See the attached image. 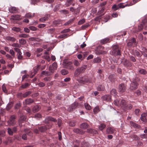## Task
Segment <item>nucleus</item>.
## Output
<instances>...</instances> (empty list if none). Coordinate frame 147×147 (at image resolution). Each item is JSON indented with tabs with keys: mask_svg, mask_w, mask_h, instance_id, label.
I'll return each instance as SVG.
<instances>
[{
	"mask_svg": "<svg viewBox=\"0 0 147 147\" xmlns=\"http://www.w3.org/2000/svg\"><path fill=\"white\" fill-rule=\"evenodd\" d=\"M140 81V79L138 77H136L133 78L130 85L129 89L130 90H133L137 89L139 85L138 82Z\"/></svg>",
	"mask_w": 147,
	"mask_h": 147,
	"instance_id": "f257e3e1",
	"label": "nucleus"
},
{
	"mask_svg": "<svg viewBox=\"0 0 147 147\" xmlns=\"http://www.w3.org/2000/svg\"><path fill=\"white\" fill-rule=\"evenodd\" d=\"M121 50L120 46L117 45H115L112 47L111 54L115 56L120 55H121L120 52Z\"/></svg>",
	"mask_w": 147,
	"mask_h": 147,
	"instance_id": "f03ea898",
	"label": "nucleus"
},
{
	"mask_svg": "<svg viewBox=\"0 0 147 147\" xmlns=\"http://www.w3.org/2000/svg\"><path fill=\"white\" fill-rule=\"evenodd\" d=\"M63 65L65 68L71 71H73L74 69V67L72 65V63L67 60L65 59L63 61Z\"/></svg>",
	"mask_w": 147,
	"mask_h": 147,
	"instance_id": "7ed1b4c3",
	"label": "nucleus"
},
{
	"mask_svg": "<svg viewBox=\"0 0 147 147\" xmlns=\"http://www.w3.org/2000/svg\"><path fill=\"white\" fill-rule=\"evenodd\" d=\"M137 44V43L135 38H132L129 40L128 42L127 43V46L128 47H136Z\"/></svg>",
	"mask_w": 147,
	"mask_h": 147,
	"instance_id": "20e7f679",
	"label": "nucleus"
},
{
	"mask_svg": "<svg viewBox=\"0 0 147 147\" xmlns=\"http://www.w3.org/2000/svg\"><path fill=\"white\" fill-rule=\"evenodd\" d=\"M121 63L125 67H131L132 66V63L127 59L123 58Z\"/></svg>",
	"mask_w": 147,
	"mask_h": 147,
	"instance_id": "39448f33",
	"label": "nucleus"
},
{
	"mask_svg": "<svg viewBox=\"0 0 147 147\" xmlns=\"http://www.w3.org/2000/svg\"><path fill=\"white\" fill-rule=\"evenodd\" d=\"M16 118V116L13 115L10 116L9 120L7 121L8 124L10 125H13L16 123L15 119Z\"/></svg>",
	"mask_w": 147,
	"mask_h": 147,
	"instance_id": "423d86ee",
	"label": "nucleus"
},
{
	"mask_svg": "<svg viewBox=\"0 0 147 147\" xmlns=\"http://www.w3.org/2000/svg\"><path fill=\"white\" fill-rule=\"evenodd\" d=\"M79 82L84 84L86 83H90L91 80L90 79L88 78L87 76H85L80 78Z\"/></svg>",
	"mask_w": 147,
	"mask_h": 147,
	"instance_id": "0eeeda50",
	"label": "nucleus"
},
{
	"mask_svg": "<svg viewBox=\"0 0 147 147\" xmlns=\"http://www.w3.org/2000/svg\"><path fill=\"white\" fill-rule=\"evenodd\" d=\"M126 85L124 83L119 84L118 86L119 92L121 93L125 92L126 90Z\"/></svg>",
	"mask_w": 147,
	"mask_h": 147,
	"instance_id": "6e6552de",
	"label": "nucleus"
},
{
	"mask_svg": "<svg viewBox=\"0 0 147 147\" xmlns=\"http://www.w3.org/2000/svg\"><path fill=\"white\" fill-rule=\"evenodd\" d=\"M45 122L46 124L49 123V121H52L54 122H56L57 120L55 118L51 116H48L46 117L45 119Z\"/></svg>",
	"mask_w": 147,
	"mask_h": 147,
	"instance_id": "1a4fd4ad",
	"label": "nucleus"
},
{
	"mask_svg": "<svg viewBox=\"0 0 147 147\" xmlns=\"http://www.w3.org/2000/svg\"><path fill=\"white\" fill-rule=\"evenodd\" d=\"M70 10L72 12H74L75 16L79 14L80 11V9L79 8L75 9L74 7H71L70 8Z\"/></svg>",
	"mask_w": 147,
	"mask_h": 147,
	"instance_id": "9d476101",
	"label": "nucleus"
},
{
	"mask_svg": "<svg viewBox=\"0 0 147 147\" xmlns=\"http://www.w3.org/2000/svg\"><path fill=\"white\" fill-rule=\"evenodd\" d=\"M101 98L102 100H104L110 101L112 100L111 97L109 95H105L102 96L101 97Z\"/></svg>",
	"mask_w": 147,
	"mask_h": 147,
	"instance_id": "9b49d317",
	"label": "nucleus"
},
{
	"mask_svg": "<svg viewBox=\"0 0 147 147\" xmlns=\"http://www.w3.org/2000/svg\"><path fill=\"white\" fill-rule=\"evenodd\" d=\"M73 131L76 134L80 135L83 134L85 133L84 131L78 128L74 129L73 130Z\"/></svg>",
	"mask_w": 147,
	"mask_h": 147,
	"instance_id": "f8f14e48",
	"label": "nucleus"
},
{
	"mask_svg": "<svg viewBox=\"0 0 147 147\" xmlns=\"http://www.w3.org/2000/svg\"><path fill=\"white\" fill-rule=\"evenodd\" d=\"M38 129L41 132H44L47 131V128L45 125H44L38 127Z\"/></svg>",
	"mask_w": 147,
	"mask_h": 147,
	"instance_id": "ddd939ff",
	"label": "nucleus"
},
{
	"mask_svg": "<svg viewBox=\"0 0 147 147\" xmlns=\"http://www.w3.org/2000/svg\"><path fill=\"white\" fill-rule=\"evenodd\" d=\"M87 68V65H84L81 67L78 68L77 69H78L79 72L80 73H82L84 72L85 70Z\"/></svg>",
	"mask_w": 147,
	"mask_h": 147,
	"instance_id": "4468645a",
	"label": "nucleus"
},
{
	"mask_svg": "<svg viewBox=\"0 0 147 147\" xmlns=\"http://www.w3.org/2000/svg\"><path fill=\"white\" fill-rule=\"evenodd\" d=\"M24 131L26 133V134L32 137L33 136V133L29 129H24Z\"/></svg>",
	"mask_w": 147,
	"mask_h": 147,
	"instance_id": "2eb2a0df",
	"label": "nucleus"
},
{
	"mask_svg": "<svg viewBox=\"0 0 147 147\" xmlns=\"http://www.w3.org/2000/svg\"><path fill=\"white\" fill-rule=\"evenodd\" d=\"M109 79L111 82H114L116 80V76L114 74L110 75Z\"/></svg>",
	"mask_w": 147,
	"mask_h": 147,
	"instance_id": "dca6fc26",
	"label": "nucleus"
},
{
	"mask_svg": "<svg viewBox=\"0 0 147 147\" xmlns=\"http://www.w3.org/2000/svg\"><path fill=\"white\" fill-rule=\"evenodd\" d=\"M21 16L18 14L13 15L11 16L12 18L14 20H21Z\"/></svg>",
	"mask_w": 147,
	"mask_h": 147,
	"instance_id": "f3484780",
	"label": "nucleus"
},
{
	"mask_svg": "<svg viewBox=\"0 0 147 147\" xmlns=\"http://www.w3.org/2000/svg\"><path fill=\"white\" fill-rule=\"evenodd\" d=\"M40 106L36 105L33 108L32 111L33 113H35L38 112L40 109Z\"/></svg>",
	"mask_w": 147,
	"mask_h": 147,
	"instance_id": "a211bd4d",
	"label": "nucleus"
},
{
	"mask_svg": "<svg viewBox=\"0 0 147 147\" xmlns=\"http://www.w3.org/2000/svg\"><path fill=\"white\" fill-rule=\"evenodd\" d=\"M115 131V129L111 127L107 128L106 130L107 133L108 134H112L114 133Z\"/></svg>",
	"mask_w": 147,
	"mask_h": 147,
	"instance_id": "6ab92c4d",
	"label": "nucleus"
},
{
	"mask_svg": "<svg viewBox=\"0 0 147 147\" xmlns=\"http://www.w3.org/2000/svg\"><path fill=\"white\" fill-rule=\"evenodd\" d=\"M89 126L86 123H83L80 125V128L83 129H86Z\"/></svg>",
	"mask_w": 147,
	"mask_h": 147,
	"instance_id": "aec40b11",
	"label": "nucleus"
},
{
	"mask_svg": "<svg viewBox=\"0 0 147 147\" xmlns=\"http://www.w3.org/2000/svg\"><path fill=\"white\" fill-rule=\"evenodd\" d=\"M87 132L89 133L93 134H96L97 133V132L96 130L91 128L87 129Z\"/></svg>",
	"mask_w": 147,
	"mask_h": 147,
	"instance_id": "412c9836",
	"label": "nucleus"
},
{
	"mask_svg": "<svg viewBox=\"0 0 147 147\" xmlns=\"http://www.w3.org/2000/svg\"><path fill=\"white\" fill-rule=\"evenodd\" d=\"M9 11L10 13H16L17 11L16 7L12 6L9 8Z\"/></svg>",
	"mask_w": 147,
	"mask_h": 147,
	"instance_id": "4be33fe9",
	"label": "nucleus"
},
{
	"mask_svg": "<svg viewBox=\"0 0 147 147\" xmlns=\"http://www.w3.org/2000/svg\"><path fill=\"white\" fill-rule=\"evenodd\" d=\"M69 36V34H65L59 36L58 38L61 39L65 38Z\"/></svg>",
	"mask_w": 147,
	"mask_h": 147,
	"instance_id": "5701e85b",
	"label": "nucleus"
},
{
	"mask_svg": "<svg viewBox=\"0 0 147 147\" xmlns=\"http://www.w3.org/2000/svg\"><path fill=\"white\" fill-rule=\"evenodd\" d=\"M109 39L106 38L102 39L100 40V43L102 44H104L109 42Z\"/></svg>",
	"mask_w": 147,
	"mask_h": 147,
	"instance_id": "b1692460",
	"label": "nucleus"
},
{
	"mask_svg": "<svg viewBox=\"0 0 147 147\" xmlns=\"http://www.w3.org/2000/svg\"><path fill=\"white\" fill-rule=\"evenodd\" d=\"M105 90L104 86L102 85H99L97 87V90L100 91H103Z\"/></svg>",
	"mask_w": 147,
	"mask_h": 147,
	"instance_id": "393cba45",
	"label": "nucleus"
},
{
	"mask_svg": "<svg viewBox=\"0 0 147 147\" xmlns=\"http://www.w3.org/2000/svg\"><path fill=\"white\" fill-rule=\"evenodd\" d=\"M41 74L42 75H45V76H49L51 75V73H50L49 72L45 71H42L41 72Z\"/></svg>",
	"mask_w": 147,
	"mask_h": 147,
	"instance_id": "a878e982",
	"label": "nucleus"
},
{
	"mask_svg": "<svg viewBox=\"0 0 147 147\" xmlns=\"http://www.w3.org/2000/svg\"><path fill=\"white\" fill-rule=\"evenodd\" d=\"M79 106L78 103L77 102H75L71 106L72 109H75Z\"/></svg>",
	"mask_w": 147,
	"mask_h": 147,
	"instance_id": "bb28decb",
	"label": "nucleus"
},
{
	"mask_svg": "<svg viewBox=\"0 0 147 147\" xmlns=\"http://www.w3.org/2000/svg\"><path fill=\"white\" fill-rule=\"evenodd\" d=\"M6 38L7 40H10L12 42H15L16 40V39L12 36H7Z\"/></svg>",
	"mask_w": 147,
	"mask_h": 147,
	"instance_id": "cd10ccee",
	"label": "nucleus"
},
{
	"mask_svg": "<svg viewBox=\"0 0 147 147\" xmlns=\"http://www.w3.org/2000/svg\"><path fill=\"white\" fill-rule=\"evenodd\" d=\"M61 5V4L60 3L54 7L53 9V11L56 12L58 11L60 9V7Z\"/></svg>",
	"mask_w": 147,
	"mask_h": 147,
	"instance_id": "c85d7f7f",
	"label": "nucleus"
},
{
	"mask_svg": "<svg viewBox=\"0 0 147 147\" xmlns=\"http://www.w3.org/2000/svg\"><path fill=\"white\" fill-rule=\"evenodd\" d=\"M78 69L77 68L75 71L74 73V76L75 77H78L80 74V72H79Z\"/></svg>",
	"mask_w": 147,
	"mask_h": 147,
	"instance_id": "c756f323",
	"label": "nucleus"
},
{
	"mask_svg": "<svg viewBox=\"0 0 147 147\" xmlns=\"http://www.w3.org/2000/svg\"><path fill=\"white\" fill-rule=\"evenodd\" d=\"M19 42L20 44L21 45H25L27 42L26 41V40L24 38H21L19 40Z\"/></svg>",
	"mask_w": 147,
	"mask_h": 147,
	"instance_id": "7c9ffc66",
	"label": "nucleus"
},
{
	"mask_svg": "<svg viewBox=\"0 0 147 147\" xmlns=\"http://www.w3.org/2000/svg\"><path fill=\"white\" fill-rule=\"evenodd\" d=\"M101 61V59L99 57H97L94 59L93 62L94 63H100Z\"/></svg>",
	"mask_w": 147,
	"mask_h": 147,
	"instance_id": "2f4dec72",
	"label": "nucleus"
},
{
	"mask_svg": "<svg viewBox=\"0 0 147 147\" xmlns=\"http://www.w3.org/2000/svg\"><path fill=\"white\" fill-rule=\"evenodd\" d=\"M20 38H27L29 37V35L28 34H22L19 35Z\"/></svg>",
	"mask_w": 147,
	"mask_h": 147,
	"instance_id": "473e14b6",
	"label": "nucleus"
},
{
	"mask_svg": "<svg viewBox=\"0 0 147 147\" xmlns=\"http://www.w3.org/2000/svg\"><path fill=\"white\" fill-rule=\"evenodd\" d=\"M139 72L140 73L143 75H146L147 74V71L144 69H140Z\"/></svg>",
	"mask_w": 147,
	"mask_h": 147,
	"instance_id": "72a5a7b5",
	"label": "nucleus"
},
{
	"mask_svg": "<svg viewBox=\"0 0 147 147\" xmlns=\"http://www.w3.org/2000/svg\"><path fill=\"white\" fill-rule=\"evenodd\" d=\"M26 119V116L25 115L22 116L20 117V119L19 120V121L20 122L22 121V122H23V121H25Z\"/></svg>",
	"mask_w": 147,
	"mask_h": 147,
	"instance_id": "f704fd0d",
	"label": "nucleus"
},
{
	"mask_svg": "<svg viewBox=\"0 0 147 147\" xmlns=\"http://www.w3.org/2000/svg\"><path fill=\"white\" fill-rule=\"evenodd\" d=\"M49 70L50 71L49 72L51 73V75L54 73V70H55L53 69V67L51 65H50L49 68Z\"/></svg>",
	"mask_w": 147,
	"mask_h": 147,
	"instance_id": "c9c22d12",
	"label": "nucleus"
},
{
	"mask_svg": "<svg viewBox=\"0 0 147 147\" xmlns=\"http://www.w3.org/2000/svg\"><path fill=\"white\" fill-rule=\"evenodd\" d=\"M110 93L111 95L115 96L117 94L116 90L115 89L113 88L110 91Z\"/></svg>",
	"mask_w": 147,
	"mask_h": 147,
	"instance_id": "e433bc0d",
	"label": "nucleus"
},
{
	"mask_svg": "<svg viewBox=\"0 0 147 147\" xmlns=\"http://www.w3.org/2000/svg\"><path fill=\"white\" fill-rule=\"evenodd\" d=\"M74 0H67L66 5L67 7H68L72 4Z\"/></svg>",
	"mask_w": 147,
	"mask_h": 147,
	"instance_id": "4c0bfd02",
	"label": "nucleus"
},
{
	"mask_svg": "<svg viewBox=\"0 0 147 147\" xmlns=\"http://www.w3.org/2000/svg\"><path fill=\"white\" fill-rule=\"evenodd\" d=\"M61 72L62 74L64 75H66L68 73V71L65 69L61 70Z\"/></svg>",
	"mask_w": 147,
	"mask_h": 147,
	"instance_id": "58836bf2",
	"label": "nucleus"
},
{
	"mask_svg": "<svg viewBox=\"0 0 147 147\" xmlns=\"http://www.w3.org/2000/svg\"><path fill=\"white\" fill-rule=\"evenodd\" d=\"M48 17L47 16H45L40 18L39 20V21L41 22H44L48 19Z\"/></svg>",
	"mask_w": 147,
	"mask_h": 147,
	"instance_id": "ea45409f",
	"label": "nucleus"
},
{
	"mask_svg": "<svg viewBox=\"0 0 147 147\" xmlns=\"http://www.w3.org/2000/svg\"><path fill=\"white\" fill-rule=\"evenodd\" d=\"M32 92L30 91H27L23 94V98H25L31 94Z\"/></svg>",
	"mask_w": 147,
	"mask_h": 147,
	"instance_id": "a19ab883",
	"label": "nucleus"
},
{
	"mask_svg": "<svg viewBox=\"0 0 147 147\" xmlns=\"http://www.w3.org/2000/svg\"><path fill=\"white\" fill-rule=\"evenodd\" d=\"M110 16L109 15H107L105 16L104 18L103 21L105 22H107L110 19Z\"/></svg>",
	"mask_w": 147,
	"mask_h": 147,
	"instance_id": "79ce46f5",
	"label": "nucleus"
},
{
	"mask_svg": "<svg viewBox=\"0 0 147 147\" xmlns=\"http://www.w3.org/2000/svg\"><path fill=\"white\" fill-rule=\"evenodd\" d=\"M2 88L3 91L5 93H7V91L4 84L2 85Z\"/></svg>",
	"mask_w": 147,
	"mask_h": 147,
	"instance_id": "37998d69",
	"label": "nucleus"
},
{
	"mask_svg": "<svg viewBox=\"0 0 147 147\" xmlns=\"http://www.w3.org/2000/svg\"><path fill=\"white\" fill-rule=\"evenodd\" d=\"M106 127V125L104 124H101L100 125L99 129L100 130H102L104 129Z\"/></svg>",
	"mask_w": 147,
	"mask_h": 147,
	"instance_id": "c03bdc74",
	"label": "nucleus"
},
{
	"mask_svg": "<svg viewBox=\"0 0 147 147\" xmlns=\"http://www.w3.org/2000/svg\"><path fill=\"white\" fill-rule=\"evenodd\" d=\"M133 54L134 55L138 57H140V53L138 51L136 50H135L133 52Z\"/></svg>",
	"mask_w": 147,
	"mask_h": 147,
	"instance_id": "a18cd8bd",
	"label": "nucleus"
},
{
	"mask_svg": "<svg viewBox=\"0 0 147 147\" xmlns=\"http://www.w3.org/2000/svg\"><path fill=\"white\" fill-rule=\"evenodd\" d=\"M69 125L71 127H74L76 125V122L74 121H71L69 123Z\"/></svg>",
	"mask_w": 147,
	"mask_h": 147,
	"instance_id": "49530a36",
	"label": "nucleus"
},
{
	"mask_svg": "<svg viewBox=\"0 0 147 147\" xmlns=\"http://www.w3.org/2000/svg\"><path fill=\"white\" fill-rule=\"evenodd\" d=\"M130 60L133 62H135L136 61V58L132 55H129V56Z\"/></svg>",
	"mask_w": 147,
	"mask_h": 147,
	"instance_id": "de8ad7c7",
	"label": "nucleus"
},
{
	"mask_svg": "<svg viewBox=\"0 0 147 147\" xmlns=\"http://www.w3.org/2000/svg\"><path fill=\"white\" fill-rule=\"evenodd\" d=\"M70 30V29L69 28L65 29L62 31L61 32V34L69 32Z\"/></svg>",
	"mask_w": 147,
	"mask_h": 147,
	"instance_id": "09e8293b",
	"label": "nucleus"
},
{
	"mask_svg": "<svg viewBox=\"0 0 147 147\" xmlns=\"http://www.w3.org/2000/svg\"><path fill=\"white\" fill-rule=\"evenodd\" d=\"M84 106L85 108L87 110H90L91 109V107L88 103H85L84 104Z\"/></svg>",
	"mask_w": 147,
	"mask_h": 147,
	"instance_id": "8fccbe9b",
	"label": "nucleus"
},
{
	"mask_svg": "<svg viewBox=\"0 0 147 147\" xmlns=\"http://www.w3.org/2000/svg\"><path fill=\"white\" fill-rule=\"evenodd\" d=\"M29 86V84L27 83H25L24 84L22 85L21 87L22 88L24 89L26 88L27 87Z\"/></svg>",
	"mask_w": 147,
	"mask_h": 147,
	"instance_id": "3c124183",
	"label": "nucleus"
},
{
	"mask_svg": "<svg viewBox=\"0 0 147 147\" xmlns=\"http://www.w3.org/2000/svg\"><path fill=\"white\" fill-rule=\"evenodd\" d=\"M11 46L13 47L18 48H20L21 47V45H20L17 43H13L11 45Z\"/></svg>",
	"mask_w": 147,
	"mask_h": 147,
	"instance_id": "603ef678",
	"label": "nucleus"
},
{
	"mask_svg": "<svg viewBox=\"0 0 147 147\" xmlns=\"http://www.w3.org/2000/svg\"><path fill=\"white\" fill-rule=\"evenodd\" d=\"M7 131L9 134L10 135H13V132L10 128H7Z\"/></svg>",
	"mask_w": 147,
	"mask_h": 147,
	"instance_id": "864d4df0",
	"label": "nucleus"
},
{
	"mask_svg": "<svg viewBox=\"0 0 147 147\" xmlns=\"http://www.w3.org/2000/svg\"><path fill=\"white\" fill-rule=\"evenodd\" d=\"M12 30L16 32H19L20 31V29L16 27H13L12 28Z\"/></svg>",
	"mask_w": 147,
	"mask_h": 147,
	"instance_id": "5fc2aeb1",
	"label": "nucleus"
},
{
	"mask_svg": "<svg viewBox=\"0 0 147 147\" xmlns=\"http://www.w3.org/2000/svg\"><path fill=\"white\" fill-rule=\"evenodd\" d=\"M25 16L26 18H32L33 17V16L30 13H27L26 14Z\"/></svg>",
	"mask_w": 147,
	"mask_h": 147,
	"instance_id": "6e6d98bb",
	"label": "nucleus"
},
{
	"mask_svg": "<svg viewBox=\"0 0 147 147\" xmlns=\"http://www.w3.org/2000/svg\"><path fill=\"white\" fill-rule=\"evenodd\" d=\"M22 138L24 140H27V134H24L22 136Z\"/></svg>",
	"mask_w": 147,
	"mask_h": 147,
	"instance_id": "4d7b16f0",
	"label": "nucleus"
},
{
	"mask_svg": "<svg viewBox=\"0 0 147 147\" xmlns=\"http://www.w3.org/2000/svg\"><path fill=\"white\" fill-rule=\"evenodd\" d=\"M105 9V8L104 7H102L100 10H99V11H98L97 14L98 15H100L104 11Z\"/></svg>",
	"mask_w": 147,
	"mask_h": 147,
	"instance_id": "13d9d810",
	"label": "nucleus"
},
{
	"mask_svg": "<svg viewBox=\"0 0 147 147\" xmlns=\"http://www.w3.org/2000/svg\"><path fill=\"white\" fill-rule=\"evenodd\" d=\"M34 117L37 119L41 118V115L39 113H37L35 115Z\"/></svg>",
	"mask_w": 147,
	"mask_h": 147,
	"instance_id": "bf43d9fd",
	"label": "nucleus"
},
{
	"mask_svg": "<svg viewBox=\"0 0 147 147\" xmlns=\"http://www.w3.org/2000/svg\"><path fill=\"white\" fill-rule=\"evenodd\" d=\"M60 12L61 13H63L64 14H67L69 13V11L68 10H62Z\"/></svg>",
	"mask_w": 147,
	"mask_h": 147,
	"instance_id": "052dcab7",
	"label": "nucleus"
},
{
	"mask_svg": "<svg viewBox=\"0 0 147 147\" xmlns=\"http://www.w3.org/2000/svg\"><path fill=\"white\" fill-rule=\"evenodd\" d=\"M74 65L76 66H78L80 65V63L78 61L75 60L74 61Z\"/></svg>",
	"mask_w": 147,
	"mask_h": 147,
	"instance_id": "680f3d73",
	"label": "nucleus"
},
{
	"mask_svg": "<svg viewBox=\"0 0 147 147\" xmlns=\"http://www.w3.org/2000/svg\"><path fill=\"white\" fill-rule=\"evenodd\" d=\"M13 102H10L7 105V108L8 109H10L13 106Z\"/></svg>",
	"mask_w": 147,
	"mask_h": 147,
	"instance_id": "e2e57ef3",
	"label": "nucleus"
},
{
	"mask_svg": "<svg viewBox=\"0 0 147 147\" xmlns=\"http://www.w3.org/2000/svg\"><path fill=\"white\" fill-rule=\"evenodd\" d=\"M112 9L115 11L119 9V7H118L116 5H114L112 7Z\"/></svg>",
	"mask_w": 147,
	"mask_h": 147,
	"instance_id": "0e129e2a",
	"label": "nucleus"
},
{
	"mask_svg": "<svg viewBox=\"0 0 147 147\" xmlns=\"http://www.w3.org/2000/svg\"><path fill=\"white\" fill-rule=\"evenodd\" d=\"M99 110V108L98 107H95L94 109V113H98Z\"/></svg>",
	"mask_w": 147,
	"mask_h": 147,
	"instance_id": "69168bd1",
	"label": "nucleus"
},
{
	"mask_svg": "<svg viewBox=\"0 0 147 147\" xmlns=\"http://www.w3.org/2000/svg\"><path fill=\"white\" fill-rule=\"evenodd\" d=\"M143 28V26L142 24H140L138 26V31L139 32Z\"/></svg>",
	"mask_w": 147,
	"mask_h": 147,
	"instance_id": "338daca9",
	"label": "nucleus"
},
{
	"mask_svg": "<svg viewBox=\"0 0 147 147\" xmlns=\"http://www.w3.org/2000/svg\"><path fill=\"white\" fill-rule=\"evenodd\" d=\"M38 85L39 86V87H42L45 86V84L43 82H41L38 83Z\"/></svg>",
	"mask_w": 147,
	"mask_h": 147,
	"instance_id": "774afa93",
	"label": "nucleus"
}]
</instances>
